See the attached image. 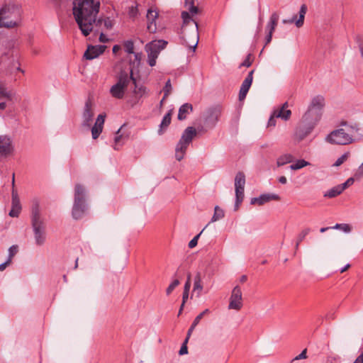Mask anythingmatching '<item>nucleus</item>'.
Returning a JSON list of instances; mask_svg holds the SVG:
<instances>
[{
    "label": "nucleus",
    "mask_w": 363,
    "mask_h": 363,
    "mask_svg": "<svg viewBox=\"0 0 363 363\" xmlns=\"http://www.w3.org/2000/svg\"><path fill=\"white\" fill-rule=\"evenodd\" d=\"M99 0H74L73 1V15L74 19L84 36L89 35L94 27L101 26L102 19H96L99 11Z\"/></svg>",
    "instance_id": "1"
},
{
    "label": "nucleus",
    "mask_w": 363,
    "mask_h": 363,
    "mask_svg": "<svg viewBox=\"0 0 363 363\" xmlns=\"http://www.w3.org/2000/svg\"><path fill=\"white\" fill-rule=\"evenodd\" d=\"M325 99L322 95L313 96L295 130V138L301 141L310 135L321 120Z\"/></svg>",
    "instance_id": "2"
},
{
    "label": "nucleus",
    "mask_w": 363,
    "mask_h": 363,
    "mask_svg": "<svg viewBox=\"0 0 363 363\" xmlns=\"http://www.w3.org/2000/svg\"><path fill=\"white\" fill-rule=\"evenodd\" d=\"M21 21V8L14 3L4 4L0 9V28L18 27Z\"/></svg>",
    "instance_id": "3"
},
{
    "label": "nucleus",
    "mask_w": 363,
    "mask_h": 363,
    "mask_svg": "<svg viewBox=\"0 0 363 363\" xmlns=\"http://www.w3.org/2000/svg\"><path fill=\"white\" fill-rule=\"evenodd\" d=\"M31 225L35 244L38 246L43 245L46 240L45 223L41 216L40 206L38 201H35L32 206Z\"/></svg>",
    "instance_id": "4"
},
{
    "label": "nucleus",
    "mask_w": 363,
    "mask_h": 363,
    "mask_svg": "<svg viewBox=\"0 0 363 363\" xmlns=\"http://www.w3.org/2000/svg\"><path fill=\"white\" fill-rule=\"evenodd\" d=\"M85 197V188L79 184H76L74 187V204L72 211V217L76 220L82 218L87 210Z\"/></svg>",
    "instance_id": "5"
},
{
    "label": "nucleus",
    "mask_w": 363,
    "mask_h": 363,
    "mask_svg": "<svg viewBox=\"0 0 363 363\" xmlns=\"http://www.w3.org/2000/svg\"><path fill=\"white\" fill-rule=\"evenodd\" d=\"M196 135V130L194 127H187L183 132L180 140L175 147V157L181 161L186 152L189 144Z\"/></svg>",
    "instance_id": "6"
},
{
    "label": "nucleus",
    "mask_w": 363,
    "mask_h": 363,
    "mask_svg": "<svg viewBox=\"0 0 363 363\" xmlns=\"http://www.w3.org/2000/svg\"><path fill=\"white\" fill-rule=\"evenodd\" d=\"M167 45V42L166 40H155L145 45V50L147 52V62L150 67L155 65L160 52L165 48Z\"/></svg>",
    "instance_id": "7"
},
{
    "label": "nucleus",
    "mask_w": 363,
    "mask_h": 363,
    "mask_svg": "<svg viewBox=\"0 0 363 363\" xmlns=\"http://www.w3.org/2000/svg\"><path fill=\"white\" fill-rule=\"evenodd\" d=\"M129 82L130 76L127 73H121L116 84L110 89L111 95L118 99H123Z\"/></svg>",
    "instance_id": "8"
},
{
    "label": "nucleus",
    "mask_w": 363,
    "mask_h": 363,
    "mask_svg": "<svg viewBox=\"0 0 363 363\" xmlns=\"http://www.w3.org/2000/svg\"><path fill=\"white\" fill-rule=\"evenodd\" d=\"M353 140L354 139H351L349 133H346L342 127L332 131L325 138L326 142L335 145H347L352 143Z\"/></svg>",
    "instance_id": "9"
},
{
    "label": "nucleus",
    "mask_w": 363,
    "mask_h": 363,
    "mask_svg": "<svg viewBox=\"0 0 363 363\" xmlns=\"http://www.w3.org/2000/svg\"><path fill=\"white\" fill-rule=\"evenodd\" d=\"M222 113V107L220 106H214L208 108L204 114V123L206 126L212 128L218 121Z\"/></svg>",
    "instance_id": "10"
},
{
    "label": "nucleus",
    "mask_w": 363,
    "mask_h": 363,
    "mask_svg": "<svg viewBox=\"0 0 363 363\" xmlns=\"http://www.w3.org/2000/svg\"><path fill=\"white\" fill-rule=\"evenodd\" d=\"M340 125L344 128L346 133H349V136L351 139L363 137V125H362L353 122L342 121Z\"/></svg>",
    "instance_id": "11"
},
{
    "label": "nucleus",
    "mask_w": 363,
    "mask_h": 363,
    "mask_svg": "<svg viewBox=\"0 0 363 363\" xmlns=\"http://www.w3.org/2000/svg\"><path fill=\"white\" fill-rule=\"evenodd\" d=\"M242 291L239 286H236L231 292L228 308L239 311L242 308Z\"/></svg>",
    "instance_id": "12"
},
{
    "label": "nucleus",
    "mask_w": 363,
    "mask_h": 363,
    "mask_svg": "<svg viewBox=\"0 0 363 363\" xmlns=\"http://www.w3.org/2000/svg\"><path fill=\"white\" fill-rule=\"evenodd\" d=\"M12 139L6 135H0V157H7L13 152Z\"/></svg>",
    "instance_id": "13"
},
{
    "label": "nucleus",
    "mask_w": 363,
    "mask_h": 363,
    "mask_svg": "<svg viewBox=\"0 0 363 363\" xmlns=\"http://www.w3.org/2000/svg\"><path fill=\"white\" fill-rule=\"evenodd\" d=\"M12 185H13V190H12L11 209L9 214L11 217H18L21 212V206L20 200H19V198L18 196V193L14 189V174L13 175Z\"/></svg>",
    "instance_id": "14"
},
{
    "label": "nucleus",
    "mask_w": 363,
    "mask_h": 363,
    "mask_svg": "<svg viewBox=\"0 0 363 363\" xmlns=\"http://www.w3.org/2000/svg\"><path fill=\"white\" fill-rule=\"evenodd\" d=\"M253 73L254 70H251L247 77L244 79L242 82L240 89L239 91V100L242 101L245 99L247 94L252 85V80H253Z\"/></svg>",
    "instance_id": "15"
},
{
    "label": "nucleus",
    "mask_w": 363,
    "mask_h": 363,
    "mask_svg": "<svg viewBox=\"0 0 363 363\" xmlns=\"http://www.w3.org/2000/svg\"><path fill=\"white\" fill-rule=\"evenodd\" d=\"M306 12H307V6H306V4H302L301 6V8H300V10H299V12H298L299 16H298V18L297 20H296V16H294L291 19H284L282 21V23L284 24L294 23L296 24V27L300 28V27H301L303 25L305 15H306Z\"/></svg>",
    "instance_id": "16"
},
{
    "label": "nucleus",
    "mask_w": 363,
    "mask_h": 363,
    "mask_svg": "<svg viewBox=\"0 0 363 363\" xmlns=\"http://www.w3.org/2000/svg\"><path fill=\"white\" fill-rule=\"evenodd\" d=\"M93 116L94 111L91 108V102L90 101H87L85 103V106L82 113V125L89 128L91 125Z\"/></svg>",
    "instance_id": "17"
},
{
    "label": "nucleus",
    "mask_w": 363,
    "mask_h": 363,
    "mask_svg": "<svg viewBox=\"0 0 363 363\" xmlns=\"http://www.w3.org/2000/svg\"><path fill=\"white\" fill-rule=\"evenodd\" d=\"M280 197L276 194H261L259 197L252 198L250 203L252 205L258 204L259 206H262L270 201H278Z\"/></svg>",
    "instance_id": "18"
},
{
    "label": "nucleus",
    "mask_w": 363,
    "mask_h": 363,
    "mask_svg": "<svg viewBox=\"0 0 363 363\" xmlns=\"http://www.w3.org/2000/svg\"><path fill=\"white\" fill-rule=\"evenodd\" d=\"M105 47L103 45H89L84 54L86 60H93L104 52Z\"/></svg>",
    "instance_id": "19"
},
{
    "label": "nucleus",
    "mask_w": 363,
    "mask_h": 363,
    "mask_svg": "<svg viewBox=\"0 0 363 363\" xmlns=\"http://www.w3.org/2000/svg\"><path fill=\"white\" fill-rule=\"evenodd\" d=\"M106 115L99 114L96 118L95 123L91 128V135L93 139H96L99 138L100 134L102 132L104 121H105Z\"/></svg>",
    "instance_id": "20"
},
{
    "label": "nucleus",
    "mask_w": 363,
    "mask_h": 363,
    "mask_svg": "<svg viewBox=\"0 0 363 363\" xmlns=\"http://www.w3.org/2000/svg\"><path fill=\"white\" fill-rule=\"evenodd\" d=\"M146 17L148 21L147 29L151 33H155L157 30L155 20L158 17V13L155 9H150L147 10Z\"/></svg>",
    "instance_id": "21"
},
{
    "label": "nucleus",
    "mask_w": 363,
    "mask_h": 363,
    "mask_svg": "<svg viewBox=\"0 0 363 363\" xmlns=\"http://www.w3.org/2000/svg\"><path fill=\"white\" fill-rule=\"evenodd\" d=\"M286 107H288L287 102L284 103L280 109L274 111V117L281 118L285 121L288 120L291 116V111L286 109Z\"/></svg>",
    "instance_id": "22"
},
{
    "label": "nucleus",
    "mask_w": 363,
    "mask_h": 363,
    "mask_svg": "<svg viewBox=\"0 0 363 363\" xmlns=\"http://www.w3.org/2000/svg\"><path fill=\"white\" fill-rule=\"evenodd\" d=\"M203 289L202 284V279L201 275L199 272H198L194 279V287H193V293H196V296L200 297L201 295V291Z\"/></svg>",
    "instance_id": "23"
},
{
    "label": "nucleus",
    "mask_w": 363,
    "mask_h": 363,
    "mask_svg": "<svg viewBox=\"0 0 363 363\" xmlns=\"http://www.w3.org/2000/svg\"><path fill=\"white\" fill-rule=\"evenodd\" d=\"M193 111V106L191 104L186 103L181 106L179 109L177 118L179 121L186 118L187 115Z\"/></svg>",
    "instance_id": "24"
},
{
    "label": "nucleus",
    "mask_w": 363,
    "mask_h": 363,
    "mask_svg": "<svg viewBox=\"0 0 363 363\" xmlns=\"http://www.w3.org/2000/svg\"><path fill=\"white\" fill-rule=\"evenodd\" d=\"M279 16L277 13L274 12L269 18V21L267 25L266 30L267 32L273 33L277 26Z\"/></svg>",
    "instance_id": "25"
},
{
    "label": "nucleus",
    "mask_w": 363,
    "mask_h": 363,
    "mask_svg": "<svg viewBox=\"0 0 363 363\" xmlns=\"http://www.w3.org/2000/svg\"><path fill=\"white\" fill-rule=\"evenodd\" d=\"M130 80H132L135 84L134 94L138 96L140 98L143 97L147 94V89L143 86H138L136 82V79L133 77V72H130Z\"/></svg>",
    "instance_id": "26"
},
{
    "label": "nucleus",
    "mask_w": 363,
    "mask_h": 363,
    "mask_svg": "<svg viewBox=\"0 0 363 363\" xmlns=\"http://www.w3.org/2000/svg\"><path fill=\"white\" fill-rule=\"evenodd\" d=\"M13 96V92L7 89L4 83L0 82V99H6L11 101Z\"/></svg>",
    "instance_id": "27"
},
{
    "label": "nucleus",
    "mask_w": 363,
    "mask_h": 363,
    "mask_svg": "<svg viewBox=\"0 0 363 363\" xmlns=\"http://www.w3.org/2000/svg\"><path fill=\"white\" fill-rule=\"evenodd\" d=\"M121 128H119L116 133V136L114 138V145L113 147L114 150H119V147L122 146L125 143V138L122 134H120Z\"/></svg>",
    "instance_id": "28"
},
{
    "label": "nucleus",
    "mask_w": 363,
    "mask_h": 363,
    "mask_svg": "<svg viewBox=\"0 0 363 363\" xmlns=\"http://www.w3.org/2000/svg\"><path fill=\"white\" fill-rule=\"evenodd\" d=\"M294 160V156L291 154H284L277 158V164L278 167L291 163Z\"/></svg>",
    "instance_id": "29"
},
{
    "label": "nucleus",
    "mask_w": 363,
    "mask_h": 363,
    "mask_svg": "<svg viewBox=\"0 0 363 363\" xmlns=\"http://www.w3.org/2000/svg\"><path fill=\"white\" fill-rule=\"evenodd\" d=\"M245 176L243 172H239L235 178V188H245Z\"/></svg>",
    "instance_id": "30"
},
{
    "label": "nucleus",
    "mask_w": 363,
    "mask_h": 363,
    "mask_svg": "<svg viewBox=\"0 0 363 363\" xmlns=\"http://www.w3.org/2000/svg\"><path fill=\"white\" fill-rule=\"evenodd\" d=\"M342 192L340 191V188H339L338 185L330 189L327 191L324 192L323 196L325 198L333 199L338 195L341 194Z\"/></svg>",
    "instance_id": "31"
},
{
    "label": "nucleus",
    "mask_w": 363,
    "mask_h": 363,
    "mask_svg": "<svg viewBox=\"0 0 363 363\" xmlns=\"http://www.w3.org/2000/svg\"><path fill=\"white\" fill-rule=\"evenodd\" d=\"M171 123V111H169L165 116L163 117L161 123H160V129L158 130L160 135L163 133L162 128H166Z\"/></svg>",
    "instance_id": "32"
},
{
    "label": "nucleus",
    "mask_w": 363,
    "mask_h": 363,
    "mask_svg": "<svg viewBox=\"0 0 363 363\" xmlns=\"http://www.w3.org/2000/svg\"><path fill=\"white\" fill-rule=\"evenodd\" d=\"M224 211L219 206H216L214 208V213L211 218V222H216L220 220L224 217Z\"/></svg>",
    "instance_id": "33"
},
{
    "label": "nucleus",
    "mask_w": 363,
    "mask_h": 363,
    "mask_svg": "<svg viewBox=\"0 0 363 363\" xmlns=\"http://www.w3.org/2000/svg\"><path fill=\"white\" fill-rule=\"evenodd\" d=\"M311 232V229L309 228H306L303 229L297 236L296 242V250L298 248L300 243L304 240L306 236Z\"/></svg>",
    "instance_id": "34"
},
{
    "label": "nucleus",
    "mask_w": 363,
    "mask_h": 363,
    "mask_svg": "<svg viewBox=\"0 0 363 363\" xmlns=\"http://www.w3.org/2000/svg\"><path fill=\"white\" fill-rule=\"evenodd\" d=\"M308 165H310V163L304 160H298L295 163L290 165V169L292 170H297Z\"/></svg>",
    "instance_id": "35"
},
{
    "label": "nucleus",
    "mask_w": 363,
    "mask_h": 363,
    "mask_svg": "<svg viewBox=\"0 0 363 363\" xmlns=\"http://www.w3.org/2000/svg\"><path fill=\"white\" fill-rule=\"evenodd\" d=\"M102 19L101 28L104 30H111L114 26L113 20L111 19L109 17H106L104 18L100 17Z\"/></svg>",
    "instance_id": "36"
},
{
    "label": "nucleus",
    "mask_w": 363,
    "mask_h": 363,
    "mask_svg": "<svg viewBox=\"0 0 363 363\" xmlns=\"http://www.w3.org/2000/svg\"><path fill=\"white\" fill-rule=\"evenodd\" d=\"M331 229L341 230L344 233H349L352 231V227L347 223H337L331 227Z\"/></svg>",
    "instance_id": "37"
},
{
    "label": "nucleus",
    "mask_w": 363,
    "mask_h": 363,
    "mask_svg": "<svg viewBox=\"0 0 363 363\" xmlns=\"http://www.w3.org/2000/svg\"><path fill=\"white\" fill-rule=\"evenodd\" d=\"M104 29L101 26L94 27V29L91 32H94L95 34L99 33V40L101 43H107L108 41V38L106 35L103 33Z\"/></svg>",
    "instance_id": "38"
},
{
    "label": "nucleus",
    "mask_w": 363,
    "mask_h": 363,
    "mask_svg": "<svg viewBox=\"0 0 363 363\" xmlns=\"http://www.w3.org/2000/svg\"><path fill=\"white\" fill-rule=\"evenodd\" d=\"M123 46L126 52L129 54L134 53V43L131 40H126L123 43Z\"/></svg>",
    "instance_id": "39"
},
{
    "label": "nucleus",
    "mask_w": 363,
    "mask_h": 363,
    "mask_svg": "<svg viewBox=\"0 0 363 363\" xmlns=\"http://www.w3.org/2000/svg\"><path fill=\"white\" fill-rule=\"evenodd\" d=\"M349 156H350L349 152L344 153L343 155H342L340 157H338L337 159L335 162L333 164V166L338 167V166L341 165L348 159Z\"/></svg>",
    "instance_id": "40"
},
{
    "label": "nucleus",
    "mask_w": 363,
    "mask_h": 363,
    "mask_svg": "<svg viewBox=\"0 0 363 363\" xmlns=\"http://www.w3.org/2000/svg\"><path fill=\"white\" fill-rule=\"evenodd\" d=\"M180 282L178 279H174L172 281V283L169 285V286L166 289V294L169 296L174 289L179 285Z\"/></svg>",
    "instance_id": "41"
},
{
    "label": "nucleus",
    "mask_w": 363,
    "mask_h": 363,
    "mask_svg": "<svg viewBox=\"0 0 363 363\" xmlns=\"http://www.w3.org/2000/svg\"><path fill=\"white\" fill-rule=\"evenodd\" d=\"M185 4L191 13H198V8L194 5V0H185Z\"/></svg>",
    "instance_id": "42"
},
{
    "label": "nucleus",
    "mask_w": 363,
    "mask_h": 363,
    "mask_svg": "<svg viewBox=\"0 0 363 363\" xmlns=\"http://www.w3.org/2000/svg\"><path fill=\"white\" fill-rule=\"evenodd\" d=\"M210 313V311L208 309H205L203 312H201L200 314H199L195 319L193 321V323L194 325H197L201 318L206 315Z\"/></svg>",
    "instance_id": "43"
},
{
    "label": "nucleus",
    "mask_w": 363,
    "mask_h": 363,
    "mask_svg": "<svg viewBox=\"0 0 363 363\" xmlns=\"http://www.w3.org/2000/svg\"><path fill=\"white\" fill-rule=\"evenodd\" d=\"M18 252V246L17 245H12L9 249V257L8 259L12 260V258L14 257V255Z\"/></svg>",
    "instance_id": "44"
},
{
    "label": "nucleus",
    "mask_w": 363,
    "mask_h": 363,
    "mask_svg": "<svg viewBox=\"0 0 363 363\" xmlns=\"http://www.w3.org/2000/svg\"><path fill=\"white\" fill-rule=\"evenodd\" d=\"M203 230L204 229H203L197 235H196L192 240H190V242H189V248H194V247L196 246V245L198 243L199 238L200 237V235L203 233Z\"/></svg>",
    "instance_id": "45"
},
{
    "label": "nucleus",
    "mask_w": 363,
    "mask_h": 363,
    "mask_svg": "<svg viewBox=\"0 0 363 363\" xmlns=\"http://www.w3.org/2000/svg\"><path fill=\"white\" fill-rule=\"evenodd\" d=\"M194 23H195L196 29H198L197 23L196 22H194ZM195 38H196V40H195V43H194V45H188L186 43V45L188 47H189V48L191 49L193 51H195V49H196V48L197 46V44H198V42H199V33H198V30H196V32H195Z\"/></svg>",
    "instance_id": "46"
},
{
    "label": "nucleus",
    "mask_w": 363,
    "mask_h": 363,
    "mask_svg": "<svg viewBox=\"0 0 363 363\" xmlns=\"http://www.w3.org/2000/svg\"><path fill=\"white\" fill-rule=\"evenodd\" d=\"M172 91V85L170 79H168L164 87V97H167Z\"/></svg>",
    "instance_id": "47"
},
{
    "label": "nucleus",
    "mask_w": 363,
    "mask_h": 363,
    "mask_svg": "<svg viewBox=\"0 0 363 363\" xmlns=\"http://www.w3.org/2000/svg\"><path fill=\"white\" fill-rule=\"evenodd\" d=\"M188 342V337L186 338L184 342L183 343L182 346L181 347L179 354L180 355L186 354L188 353V349L186 345V342Z\"/></svg>",
    "instance_id": "48"
},
{
    "label": "nucleus",
    "mask_w": 363,
    "mask_h": 363,
    "mask_svg": "<svg viewBox=\"0 0 363 363\" xmlns=\"http://www.w3.org/2000/svg\"><path fill=\"white\" fill-rule=\"evenodd\" d=\"M306 351H307L306 349L303 350L298 355L295 357L291 360V362H293L294 361H296V360H299V359H306L307 357V356H306Z\"/></svg>",
    "instance_id": "49"
},
{
    "label": "nucleus",
    "mask_w": 363,
    "mask_h": 363,
    "mask_svg": "<svg viewBox=\"0 0 363 363\" xmlns=\"http://www.w3.org/2000/svg\"><path fill=\"white\" fill-rule=\"evenodd\" d=\"M250 57H251V55L249 54L246 59L241 63L240 66H243V67H250L251 65H252V61L250 60Z\"/></svg>",
    "instance_id": "50"
},
{
    "label": "nucleus",
    "mask_w": 363,
    "mask_h": 363,
    "mask_svg": "<svg viewBox=\"0 0 363 363\" xmlns=\"http://www.w3.org/2000/svg\"><path fill=\"white\" fill-rule=\"evenodd\" d=\"M235 198L244 199V188H235Z\"/></svg>",
    "instance_id": "51"
},
{
    "label": "nucleus",
    "mask_w": 363,
    "mask_h": 363,
    "mask_svg": "<svg viewBox=\"0 0 363 363\" xmlns=\"http://www.w3.org/2000/svg\"><path fill=\"white\" fill-rule=\"evenodd\" d=\"M182 18L184 23L189 22L191 20V16L189 13L186 11H183L182 13Z\"/></svg>",
    "instance_id": "52"
},
{
    "label": "nucleus",
    "mask_w": 363,
    "mask_h": 363,
    "mask_svg": "<svg viewBox=\"0 0 363 363\" xmlns=\"http://www.w3.org/2000/svg\"><path fill=\"white\" fill-rule=\"evenodd\" d=\"M11 261L10 259H7V260L5 262L1 264H0V271L1 272L4 271L6 269V267L11 264Z\"/></svg>",
    "instance_id": "53"
},
{
    "label": "nucleus",
    "mask_w": 363,
    "mask_h": 363,
    "mask_svg": "<svg viewBox=\"0 0 363 363\" xmlns=\"http://www.w3.org/2000/svg\"><path fill=\"white\" fill-rule=\"evenodd\" d=\"M242 201H243L242 199L235 198V206H234L235 211H237L239 208V206L241 204V203L242 202Z\"/></svg>",
    "instance_id": "54"
},
{
    "label": "nucleus",
    "mask_w": 363,
    "mask_h": 363,
    "mask_svg": "<svg viewBox=\"0 0 363 363\" xmlns=\"http://www.w3.org/2000/svg\"><path fill=\"white\" fill-rule=\"evenodd\" d=\"M277 117H274V113L272 114V116L269 118V121H268V125L269 126H275L276 125V118Z\"/></svg>",
    "instance_id": "55"
},
{
    "label": "nucleus",
    "mask_w": 363,
    "mask_h": 363,
    "mask_svg": "<svg viewBox=\"0 0 363 363\" xmlns=\"http://www.w3.org/2000/svg\"><path fill=\"white\" fill-rule=\"evenodd\" d=\"M189 292L188 291H183V295H182V302H183V305L185 304L186 301H187V299L189 298Z\"/></svg>",
    "instance_id": "56"
},
{
    "label": "nucleus",
    "mask_w": 363,
    "mask_h": 363,
    "mask_svg": "<svg viewBox=\"0 0 363 363\" xmlns=\"http://www.w3.org/2000/svg\"><path fill=\"white\" fill-rule=\"evenodd\" d=\"M191 288V281H186L184 286V291L189 292Z\"/></svg>",
    "instance_id": "57"
},
{
    "label": "nucleus",
    "mask_w": 363,
    "mask_h": 363,
    "mask_svg": "<svg viewBox=\"0 0 363 363\" xmlns=\"http://www.w3.org/2000/svg\"><path fill=\"white\" fill-rule=\"evenodd\" d=\"M272 33H273L268 32V34L267 35L266 38H265L266 45H267L268 43H269L272 41Z\"/></svg>",
    "instance_id": "58"
},
{
    "label": "nucleus",
    "mask_w": 363,
    "mask_h": 363,
    "mask_svg": "<svg viewBox=\"0 0 363 363\" xmlns=\"http://www.w3.org/2000/svg\"><path fill=\"white\" fill-rule=\"evenodd\" d=\"M354 179H357L354 176V177H350L346 180L345 183H347V185L350 186L353 184Z\"/></svg>",
    "instance_id": "59"
},
{
    "label": "nucleus",
    "mask_w": 363,
    "mask_h": 363,
    "mask_svg": "<svg viewBox=\"0 0 363 363\" xmlns=\"http://www.w3.org/2000/svg\"><path fill=\"white\" fill-rule=\"evenodd\" d=\"M338 186H339V188H340V191H341L342 193L343 192V191L345 189H346L347 187H349L347 184L345 183V182H344V183H342L341 184H339Z\"/></svg>",
    "instance_id": "60"
},
{
    "label": "nucleus",
    "mask_w": 363,
    "mask_h": 363,
    "mask_svg": "<svg viewBox=\"0 0 363 363\" xmlns=\"http://www.w3.org/2000/svg\"><path fill=\"white\" fill-rule=\"evenodd\" d=\"M354 363H363V352L356 359Z\"/></svg>",
    "instance_id": "61"
},
{
    "label": "nucleus",
    "mask_w": 363,
    "mask_h": 363,
    "mask_svg": "<svg viewBox=\"0 0 363 363\" xmlns=\"http://www.w3.org/2000/svg\"><path fill=\"white\" fill-rule=\"evenodd\" d=\"M121 45H115L113 47V50H113V52L116 54L118 51L121 50Z\"/></svg>",
    "instance_id": "62"
},
{
    "label": "nucleus",
    "mask_w": 363,
    "mask_h": 363,
    "mask_svg": "<svg viewBox=\"0 0 363 363\" xmlns=\"http://www.w3.org/2000/svg\"><path fill=\"white\" fill-rule=\"evenodd\" d=\"M279 182L282 184H285L287 182V179L284 176H281L279 178Z\"/></svg>",
    "instance_id": "63"
},
{
    "label": "nucleus",
    "mask_w": 363,
    "mask_h": 363,
    "mask_svg": "<svg viewBox=\"0 0 363 363\" xmlns=\"http://www.w3.org/2000/svg\"><path fill=\"white\" fill-rule=\"evenodd\" d=\"M350 267V264H347L345 267H343L342 268H341V269H340V273H343V272H345L346 270H347Z\"/></svg>",
    "instance_id": "64"
}]
</instances>
